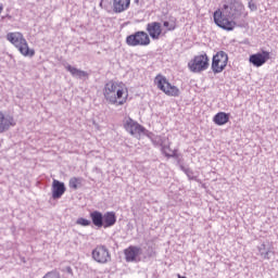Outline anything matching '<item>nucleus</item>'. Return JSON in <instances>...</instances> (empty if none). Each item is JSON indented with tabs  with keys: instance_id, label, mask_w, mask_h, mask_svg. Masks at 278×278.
<instances>
[{
	"instance_id": "f257e3e1",
	"label": "nucleus",
	"mask_w": 278,
	"mask_h": 278,
	"mask_svg": "<svg viewBox=\"0 0 278 278\" xmlns=\"http://www.w3.org/2000/svg\"><path fill=\"white\" fill-rule=\"evenodd\" d=\"M123 94H125V90H123L121 84L114 80H110L105 84L103 96L112 105H125L127 97H123Z\"/></svg>"
},
{
	"instance_id": "f03ea898",
	"label": "nucleus",
	"mask_w": 278,
	"mask_h": 278,
	"mask_svg": "<svg viewBox=\"0 0 278 278\" xmlns=\"http://www.w3.org/2000/svg\"><path fill=\"white\" fill-rule=\"evenodd\" d=\"M7 40L11 42V45H14L20 53L24 55L25 58H34L36 51L33 49H29V46L27 45V40L21 33H8L7 34Z\"/></svg>"
},
{
	"instance_id": "7ed1b4c3",
	"label": "nucleus",
	"mask_w": 278,
	"mask_h": 278,
	"mask_svg": "<svg viewBox=\"0 0 278 278\" xmlns=\"http://www.w3.org/2000/svg\"><path fill=\"white\" fill-rule=\"evenodd\" d=\"M224 10L227 12V16L232 21L238 18H247L248 13L245 12L244 4L238 0H231L229 4H224Z\"/></svg>"
},
{
	"instance_id": "20e7f679",
	"label": "nucleus",
	"mask_w": 278,
	"mask_h": 278,
	"mask_svg": "<svg viewBox=\"0 0 278 278\" xmlns=\"http://www.w3.org/2000/svg\"><path fill=\"white\" fill-rule=\"evenodd\" d=\"M126 45L128 47H149L151 45V38H149V34L144 30H139L127 36Z\"/></svg>"
},
{
	"instance_id": "39448f33",
	"label": "nucleus",
	"mask_w": 278,
	"mask_h": 278,
	"mask_svg": "<svg viewBox=\"0 0 278 278\" xmlns=\"http://www.w3.org/2000/svg\"><path fill=\"white\" fill-rule=\"evenodd\" d=\"M154 84L157 86L159 90L165 92L167 97H179V88L173 86L165 76H162V74L156 75Z\"/></svg>"
},
{
	"instance_id": "423d86ee",
	"label": "nucleus",
	"mask_w": 278,
	"mask_h": 278,
	"mask_svg": "<svg viewBox=\"0 0 278 278\" xmlns=\"http://www.w3.org/2000/svg\"><path fill=\"white\" fill-rule=\"evenodd\" d=\"M188 68L191 73H203L210 68V58L207 54L195 55L189 63Z\"/></svg>"
},
{
	"instance_id": "0eeeda50",
	"label": "nucleus",
	"mask_w": 278,
	"mask_h": 278,
	"mask_svg": "<svg viewBox=\"0 0 278 278\" xmlns=\"http://www.w3.org/2000/svg\"><path fill=\"white\" fill-rule=\"evenodd\" d=\"M229 62V55L225 51H219L213 55L212 71L216 75L223 73L224 68H227V63Z\"/></svg>"
},
{
	"instance_id": "6e6552de",
	"label": "nucleus",
	"mask_w": 278,
	"mask_h": 278,
	"mask_svg": "<svg viewBox=\"0 0 278 278\" xmlns=\"http://www.w3.org/2000/svg\"><path fill=\"white\" fill-rule=\"evenodd\" d=\"M213 18L215 25H217V27H220L222 29H225L226 31H233V29L236 28V22L229 21V18L223 15V12L220 10L214 12Z\"/></svg>"
},
{
	"instance_id": "1a4fd4ad",
	"label": "nucleus",
	"mask_w": 278,
	"mask_h": 278,
	"mask_svg": "<svg viewBox=\"0 0 278 278\" xmlns=\"http://www.w3.org/2000/svg\"><path fill=\"white\" fill-rule=\"evenodd\" d=\"M92 258L98 264H108L112 262V255H110V250L105 245H98L91 252Z\"/></svg>"
},
{
	"instance_id": "9d476101",
	"label": "nucleus",
	"mask_w": 278,
	"mask_h": 278,
	"mask_svg": "<svg viewBox=\"0 0 278 278\" xmlns=\"http://www.w3.org/2000/svg\"><path fill=\"white\" fill-rule=\"evenodd\" d=\"M124 129H126L130 136H140L147 131V128L138 124V122L134 121L131 117H125Z\"/></svg>"
},
{
	"instance_id": "9b49d317",
	"label": "nucleus",
	"mask_w": 278,
	"mask_h": 278,
	"mask_svg": "<svg viewBox=\"0 0 278 278\" xmlns=\"http://www.w3.org/2000/svg\"><path fill=\"white\" fill-rule=\"evenodd\" d=\"M270 60V52L266 50H262V52L254 53L250 55V64H253V66H256V68H260V66H264L265 63Z\"/></svg>"
},
{
	"instance_id": "f8f14e48",
	"label": "nucleus",
	"mask_w": 278,
	"mask_h": 278,
	"mask_svg": "<svg viewBox=\"0 0 278 278\" xmlns=\"http://www.w3.org/2000/svg\"><path fill=\"white\" fill-rule=\"evenodd\" d=\"M146 29L152 40H160V36H162V24L160 22L148 23Z\"/></svg>"
},
{
	"instance_id": "ddd939ff",
	"label": "nucleus",
	"mask_w": 278,
	"mask_h": 278,
	"mask_svg": "<svg viewBox=\"0 0 278 278\" xmlns=\"http://www.w3.org/2000/svg\"><path fill=\"white\" fill-rule=\"evenodd\" d=\"M64 192H66V185L58 179H54L52 181V199H62Z\"/></svg>"
},
{
	"instance_id": "4468645a",
	"label": "nucleus",
	"mask_w": 278,
	"mask_h": 278,
	"mask_svg": "<svg viewBox=\"0 0 278 278\" xmlns=\"http://www.w3.org/2000/svg\"><path fill=\"white\" fill-rule=\"evenodd\" d=\"M16 123L14 122V117L11 115H5L3 112H0V134L8 131L10 127H14Z\"/></svg>"
},
{
	"instance_id": "2eb2a0df",
	"label": "nucleus",
	"mask_w": 278,
	"mask_h": 278,
	"mask_svg": "<svg viewBox=\"0 0 278 278\" xmlns=\"http://www.w3.org/2000/svg\"><path fill=\"white\" fill-rule=\"evenodd\" d=\"M129 5H131V0H112V8L115 14L127 12Z\"/></svg>"
},
{
	"instance_id": "dca6fc26",
	"label": "nucleus",
	"mask_w": 278,
	"mask_h": 278,
	"mask_svg": "<svg viewBox=\"0 0 278 278\" xmlns=\"http://www.w3.org/2000/svg\"><path fill=\"white\" fill-rule=\"evenodd\" d=\"M258 255L262 260H270V255H275V251H273V245L269 242L262 243L257 247Z\"/></svg>"
},
{
	"instance_id": "f3484780",
	"label": "nucleus",
	"mask_w": 278,
	"mask_h": 278,
	"mask_svg": "<svg viewBox=\"0 0 278 278\" xmlns=\"http://www.w3.org/2000/svg\"><path fill=\"white\" fill-rule=\"evenodd\" d=\"M124 253H125L126 262H136V257H138V255H141L142 253V248L130 245L124 251Z\"/></svg>"
},
{
	"instance_id": "a211bd4d",
	"label": "nucleus",
	"mask_w": 278,
	"mask_h": 278,
	"mask_svg": "<svg viewBox=\"0 0 278 278\" xmlns=\"http://www.w3.org/2000/svg\"><path fill=\"white\" fill-rule=\"evenodd\" d=\"M65 70L76 79H88L89 77L88 72L74 67L71 64L65 65Z\"/></svg>"
},
{
	"instance_id": "6ab92c4d",
	"label": "nucleus",
	"mask_w": 278,
	"mask_h": 278,
	"mask_svg": "<svg viewBox=\"0 0 278 278\" xmlns=\"http://www.w3.org/2000/svg\"><path fill=\"white\" fill-rule=\"evenodd\" d=\"M116 225V213L114 212H106L103 215V228L108 229L110 227H114Z\"/></svg>"
},
{
	"instance_id": "aec40b11",
	"label": "nucleus",
	"mask_w": 278,
	"mask_h": 278,
	"mask_svg": "<svg viewBox=\"0 0 278 278\" xmlns=\"http://www.w3.org/2000/svg\"><path fill=\"white\" fill-rule=\"evenodd\" d=\"M90 218H91V223H92V225H94V227H98L99 229H101V227H103V213H101L99 211H93L90 213Z\"/></svg>"
},
{
	"instance_id": "412c9836",
	"label": "nucleus",
	"mask_w": 278,
	"mask_h": 278,
	"mask_svg": "<svg viewBox=\"0 0 278 278\" xmlns=\"http://www.w3.org/2000/svg\"><path fill=\"white\" fill-rule=\"evenodd\" d=\"M215 125H227L229 123V114L225 112L217 113L213 118Z\"/></svg>"
},
{
	"instance_id": "4be33fe9",
	"label": "nucleus",
	"mask_w": 278,
	"mask_h": 278,
	"mask_svg": "<svg viewBox=\"0 0 278 278\" xmlns=\"http://www.w3.org/2000/svg\"><path fill=\"white\" fill-rule=\"evenodd\" d=\"M161 151L165 157H179L177 150H170V146H162Z\"/></svg>"
},
{
	"instance_id": "5701e85b",
	"label": "nucleus",
	"mask_w": 278,
	"mask_h": 278,
	"mask_svg": "<svg viewBox=\"0 0 278 278\" xmlns=\"http://www.w3.org/2000/svg\"><path fill=\"white\" fill-rule=\"evenodd\" d=\"M81 181H84V178L81 177H72L68 182V187L72 190H78V188H81Z\"/></svg>"
},
{
	"instance_id": "b1692460",
	"label": "nucleus",
	"mask_w": 278,
	"mask_h": 278,
	"mask_svg": "<svg viewBox=\"0 0 278 278\" xmlns=\"http://www.w3.org/2000/svg\"><path fill=\"white\" fill-rule=\"evenodd\" d=\"M180 170H184V173L187 175L188 179L195 180L197 177L194 176V172L192 169L185 167L184 165H180Z\"/></svg>"
},
{
	"instance_id": "393cba45",
	"label": "nucleus",
	"mask_w": 278,
	"mask_h": 278,
	"mask_svg": "<svg viewBox=\"0 0 278 278\" xmlns=\"http://www.w3.org/2000/svg\"><path fill=\"white\" fill-rule=\"evenodd\" d=\"M76 225H80L81 227H90L91 222H90V219H86V218H84V217H79V218L76 220Z\"/></svg>"
},
{
	"instance_id": "a878e982",
	"label": "nucleus",
	"mask_w": 278,
	"mask_h": 278,
	"mask_svg": "<svg viewBox=\"0 0 278 278\" xmlns=\"http://www.w3.org/2000/svg\"><path fill=\"white\" fill-rule=\"evenodd\" d=\"M152 142L154 147H164V140H162V137H155L152 139Z\"/></svg>"
},
{
	"instance_id": "bb28decb",
	"label": "nucleus",
	"mask_w": 278,
	"mask_h": 278,
	"mask_svg": "<svg viewBox=\"0 0 278 278\" xmlns=\"http://www.w3.org/2000/svg\"><path fill=\"white\" fill-rule=\"evenodd\" d=\"M163 27H166L167 28V31H175V23H169V22H164L163 23Z\"/></svg>"
},
{
	"instance_id": "cd10ccee",
	"label": "nucleus",
	"mask_w": 278,
	"mask_h": 278,
	"mask_svg": "<svg viewBox=\"0 0 278 278\" xmlns=\"http://www.w3.org/2000/svg\"><path fill=\"white\" fill-rule=\"evenodd\" d=\"M43 278H61L60 273L58 271H49L47 273Z\"/></svg>"
},
{
	"instance_id": "c85d7f7f",
	"label": "nucleus",
	"mask_w": 278,
	"mask_h": 278,
	"mask_svg": "<svg viewBox=\"0 0 278 278\" xmlns=\"http://www.w3.org/2000/svg\"><path fill=\"white\" fill-rule=\"evenodd\" d=\"M248 8H250L251 12L257 11V4H255V3L253 2V0H250V1L248 2Z\"/></svg>"
},
{
	"instance_id": "c756f323",
	"label": "nucleus",
	"mask_w": 278,
	"mask_h": 278,
	"mask_svg": "<svg viewBox=\"0 0 278 278\" xmlns=\"http://www.w3.org/2000/svg\"><path fill=\"white\" fill-rule=\"evenodd\" d=\"M65 270L68 275H73V268H71V266L65 267Z\"/></svg>"
},
{
	"instance_id": "7c9ffc66",
	"label": "nucleus",
	"mask_w": 278,
	"mask_h": 278,
	"mask_svg": "<svg viewBox=\"0 0 278 278\" xmlns=\"http://www.w3.org/2000/svg\"><path fill=\"white\" fill-rule=\"evenodd\" d=\"M149 257H155V251L151 250L148 254Z\"/></svg>"
},
{
	"instance_id": "2f4dec72",
	"label": "nucleus",
	"mask_w": 278,
	"mask_h": 278,
	"mask_svg": "<svg viewBox=\"0 0 278 278\" xmlns=\"http://www.w3.org/2000/svg\"><path fill=\"white\" fill-rule=\"evenodd\" d=\"M178 278H186V276L177 275Z\"/></svg>"
},
{
	"instance_id": "473e14b6",
	"label": "nucleus",
	"mask_w": 278,
	"mask_h": 278,
	"mask_svg": "<svg viewBox=\"0 0 278 278\" xmlns=\"http://www.w3.org/2000/svg\"><path fill=\"white\" fill-rule=\"evenodd\" d=\"M135 3L139 4L140 3V0H134Z\"/></svg>"
},
{
	"instance_id": "72a5a7b5",
	"label": "nucleus",
	"mask_w": 278,
	"mask_h": 278,
	"mask_svg": "<svg viewBox=\"0 0 278 278\" xmlns=\"http://www.w3.org/2000/svg\"><path fill=\"white\" fill-rule=\"evenodd\" d=\"M100 8H103V0H101L100 2Z\"/></svg>"
},
{
	"instance_id": "f704fd0d",
	"label": "nucleus",
	"mask_w": 278,
	"mask_h": 278,
	"mask_svg": "<svg viewBox=\"0 0 278 278\" xmlns=\"http://www.w3.org/2000/svg\"><path fill=\"white\" fill-rule=\"evenodd\" d=\"M1 12H3V8L0 7V14H1Z\"/></svg>"
}]
</instances>
